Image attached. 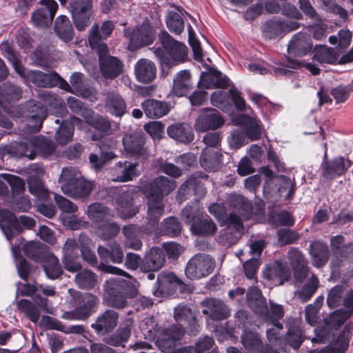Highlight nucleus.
<instances>
[{
  "instance_id": "f257e3e1",
  "label": "nucleus",
  "mask_w": 353,
  "mask_h": 353,
  "mask_svg": "<svg viewBox=\"0 0 353 353\" xmlns=\"http://www.w3.org/2000/svg\"><path fill=\"white\" fill-rule=\"evenodd\" d=\"M24 254L36 261L43 263V268L46 276L52 279H57L62 270L58 263V259L51 254L46 246L41 244H16L12 246L14 257L17 261V268L19 275L26 280L29 273V265L21 254V246Z\"/></svg>"
},
{
  "instance_id": "f03ea898",
  "label": "nucleus",
  "mask_w": 353,
  "mask_h": 353,
  "mask_svg": "<svg viewBox=\"0 0 353 353\" xmlns=\"http://www.w3.org/2000/svg\"><path fill=\"white\" fill-rule=\"evenodd\" d=\"M176 188V181L164 176H159L142 186L143 194L148 200V219L151 225H154L163 214V197Z\"/></svg>"
},
{
  "instance_id": "7ed1b4c3",
  "label": "nucleus",
  "mask_w": 353,
  "mask_h": 353,
  "mask_svg": "<svg viewBox=\"0 0 353 353\" xmlns=\"http://www.w3.org/2000/svg\"><path fill=\"white\" fill-rule=\"evenodd\" d=\"M59 182L62 192L74 199L88 197L94 188L93 183L86 180L78 170L73 168H63Z\"/></svg>"
},
{
  "instance_id": "20e7f679",
  "label": "nucleus",
  "mask_w": 353,
  "mask_h": 353,
  "mask_svg": "<svg viewBox=\"0 0 353 353\" xmlns=\"http://www.w3.org/2000/svg\"><path fill=\"white\" fill-rule=\"evenodd\" d=\"M155 326L154 319L147 318L141 322L140 328L145 339L155 340L158 348L163 352L169 351L174 346V341L179 340L184 334L181 325L180 327L174 326L160 332L157 331Z\"/></svg>"
},
{
  "instance_id": "39448f33",
  "label": "nucleus",
  "mask_w": 353,
  "mask_h": 353,
  "mask_svg": "<svg viewBox=\"0 0 353 353\" xmlns=\"http://www.w3.org/2000/svg\"><path fill=\"white\" fill-rule=\"evenodd\" d=\"M137 294V290L130 281L120 278H110L103 285V301L111 307H125L127 296H134Z\"/></svg>"
},
{
  "instance_id": "423d86ee",
  "label": "nucleus",
  "mask_w": 353,
  "mask_h": 353,
  "mask_svg": "<svg viewBox=\"0 0 353 353\" xmlns=\"http://www.w3.org/2000/svg\"><path fill=\"white\" fill-rule=\"evenodd\" d=\"M41 102L34 103L30 102L29 105V118L32 121H35V125L32 132L39 131L41 124L46 117V106L62 105V101L57 98V95L51 94L48 91H43L39 93Z\"/></svg>"
},
{
  "instance_id": "0eeeda50",
  "label": "nucleus",
  "mask_w": 353,
  "mask_h": 353,
  "mask_svg": "<svg viewBox=\"0 0 353 353\" xmlns=\"http://www.w3.org/2000/svg\"><path fill=\"white\" fill-rule=\"evenodd\" d=\"M215 268V261L210 255L196 254L187 263L185 273L191 280L205 278L212 273Z\"/></svg>"
},
{
  "instance_id": "6e6552de",
  "label": "nucleus",
  "mask_w": 353,
  "mask_h": 353,
  "mask_svg": "<svg viewBox=\"0 0 353 353\" xmlns=\"http://www.w3.org/2000/svg\"><path fill=\"white\" fill-rule=\"evenodd\" d=\"M208 210L219 222L228 225V232L233 236V238L230 239L231 241H238L239 239L243 234L244 230L239 216L235 213H230L228 216L225 208L219 203H212L209 206Z\"/></svg>"
},
{
  "instance_id": "1a4fd4ad",
  "label": "nucleus",
  "mask_w": 353,
  "mask_h": 353,
  "mask_svg": "<svg viewBox=\"0 0 353 353\" xmlns=\"http://www.w3.org/2000/svg\"><path fill=\"white\" fill-rule=\"evenodd\" d=\"M145 143V135L141 131H130L123 137V145L126 153L141 161L148 160L151 155Z\"/></svg>"
},
{
  "instance_id": "9d476101",
  "label": "nucleus",
  "mask_w": 353,
  "mask_h": 353,
  "mask_svg": "<svg viewBox=\"0 0 353 353\" xmlns=\"http://www.w3.org/2000/svg\"><path fill=\"white\" fill-rule=\"evenodd\" d=\"M223 123L224 119L216 110L203 108L200 110L194 127L196 132H205L215 130L221 128Z\"/></svg>"
},
{
  "instance_id": "9b49d317",
  "label": "nucleus",
  "mask_w": 353,
  "mask_h": 353,
  "mask_svg": "<svg viewBox=\"0 0 353 353\" xmlns=\"http://www.w3.org/2000/svg\"><path fill=\"white\" fill-rule=\"evenodd\" d=\"M41 8L32 14L33 24L39 28L48 27L54 19L58 8V4L54 0H41Z\"/></svg>"
},
{
  "instance_id": "f8f14e48",
  "label": "nucleus",
  "mask_w": 353,
  "mask_h": 353,
  "mask_svg": "<svg viewBox=\"0 0 353 353\" xmlns=\"http://www.w3.org/2000/svg\"><path fill=\"white\" fill-rule=\"evenodd\" d=\"M137 197V193L132 189L119 192L117 195L115 203L122 218H131L138 212V208L134 205Z\"/></svg>"
},
{
  "instance_id": "ddd939ff",
  "label": "nucleus",
  "mask_w": 353,
  "mask_h": 353,
  "mask_svg": "<svg viewBox=\"0 0 353 353\" xmlns=\"http://www.w3.org/2000/svg\"><path fill=\"white\" fill-rule=\"evenodd\" d=\"M159 40L173 61L183 62L188 56V48L182 43L174 39L165 30L159 34Z\"/></svg>"
},
{
  "instance_id": "4468645a",
  "label": "nucleus",
  "mask_w": 353,
  "mask_h": 353,
  "mask_svg": "<svg viewBox=\"0 0 353 353\" xmlns=\"http://www.w3.org/2000/svg\"><path fill=\"white\" fill-rule=\"evenodd\" d=\"M263 277L272 281L274 285H281L290 281L291 272L281 261H276L266 267L263 271Z\"/></svg>"
},
{
  "instance_id": "2eb2a0df",
  "label": "nucleus",
  "mask_w": 353,
  "mask_h": 353,
  "mask_svg": "<svg viewBox=\"0 0 353 353\" xmlns=\"http://www.w3.org/2000/svg\"><path fill=\"white\" fill-rule=\"evenodd\" d=\"M295 280L303 281L308 275L307 261L301 251L292 248L288 255Z\"/></svg>"
},
{
  "instance_id": "dca6fc26",
  "label": "nucleus",
  "mask_w": 353,
  "mask_h": 353,
  "mask_svg": "<svg viewBox=\"0 0 353 353\" xmlns=\"http://www.w3.org/2000/svg\"><path fill=\"white\" fill-rule=\"evenodd\" d=\"M100 70L105 79H113L123 71L122 62L117 57L108 55V52L99 57Z\"/></svg>"
},
{
  "instance_id": "f3484780",
  "label": "nucleus",
  "mask_w": 353,
  "mask_h": 353,
  "mask_svg": "<svg viewBox=\"0 0 353 353\" xmlns=\"http://www.w3.org/2000/svg\"><path fill=\"white\" fill-rule=\"evenodd\" d=\"M47 299L37 296L35 302H31L28 299H21L17 303L18 310L33 323L39 321L40 317V309L47 307Z\"/></svg>"
},
{
  "instance_id": "a211bd4d",
  "label": "nucleus",
  "mask_w": 353,
  "mask_h": 353,
  "mask_svg": "<svg viewBox=\"0 0 353 353\" xmlns=\"http://www.w3.org/2000/svg\"><path fill=\"white\" fill-rule=\"evenodd\" d=\"M36 174H31L27 178L29 192L37 196L41 201H46L49 197V192L46 188L41 176L43 175V170L38 165H34ZM33 170V169H32Z\"/></svg>"
},
{
  "instance_id": "6ab92c4d",
  "label": "nucleus",
  "mask_w": 353,
  "mask_h": 353,
  "mask_svg": "<svg viewBox=\"0 0 353 353\" xmlns=\"http://www.w3.org/2000/svg\"><path fill=\"white\" fill-rule=\"evenodd\" d=\"M229 83L230 79L225 75L215 69L210 68L208 72L201 74L199 88H225L229 85Z\"/></svg>"
},
{
  "instance_id": "aec40b11",
  "label": "nucleus",
  "mask_w": 353,
  "mask_h": 353,
  "mask_svg": "<svg viewBox=\"0 0 353 353\" xmlns=\"http://www.w3.org/2000/svg\"><path fill=\"white\" fill-rule=\"evenodd\" d=\"M0 228L7 241L12 240L21 231L14 214L8 210L1 208H0Z\"/></svg>"
},
{
  "instance_id": "412c9836",
  "label": "nucleus",
  "mask_w": 353,
  "mask_h": 353,
  "mask_svg": "<svg viewBox=\"0 0 353 353\" xmlns=\"http://www.w3.org/2000/svg\"><path fill=\"white\" fill-rule=\"evenodd\" d=\"M165 254L163 249L158 246L152 247L141 261V269L143 272L157 271L165 263Z\"/></svg>"
},
{
  "instance_id": "4be33fe9",
  "label": "nucleus",
  "mask_w": 353,
  "mask_h": 353,
  "mask_svg": "<svg viewBox=\"0 0 353 353\" xmlns=\"http://www.w3.org/2000/svg\"><path fill=\"white\" fill-rule=\"evenodd\" d=\"M312 43L306 33L300 32L294 34L289 42L288 51L289 54L302 57L311 51Z\"/></svg>"
},
{
  "instance_id": "5701e85b",
  "label": "nucleus",
  "mask_w": 353,
  "mask_h": 353,
  "mask_svg": "<svg viewBox=\"0 0 353 353\" xmlns=\"http://www.w3.org/2000/svg\"><path fill=\"white\" fill-rule=\"evenodd\" d=\"M203 314L208 315L211 319L221 320L229 315L228 307L220 300L208 299L201 302Z\"/></svg>"
},
{
  "instance_id": "b1692460",
  "label": "nucleus",
  "mask_w": 353,
  "mask_h": 353,
  "mask_svg": "<svg viewBox=\"0 0 353 353\" xmlns=\"http://www.w3.org/2000/svg\"><path fill=\"white\" fill-rule=\"evenodd\" d=\"M137 163L125 161H119L112 168L110 174L114 181L126 182L137 176Z\"/></svg>"
},
{
  "instance_id": "393cba45",
  "label": "nucleus",
  "mask_w": 353,
  "mask_h": 353,
  "mask_svg": "<svg viewBox=\"0 0 353 353\" xmlns=\"http://www.w3.org/2000/svg\"><path fill=\"white\" fill-rule=\"evenodd\" d=\"M141 108L150 119L161 118L168 114L170 110V106L168 103L154 99L145 100L141 103Z\"/></svg>"
},
{
  "instance_id": "a878e982",
  "label": "nucleus",
  "mask_w": 353,
  "mask_h": 353,
  "mask_svg": "<svg viewBox=\"0 0 353 353\" xmlns=\"http://www.w3.org/2000/svg\"><path fill=\"white\" fill-rule=\"evenodd\" d=\"M105 108L110 114L121 117L126 110V104L121 94L114 91H109L104 94Z\"/></svg>"
},
{
  "instance_id": "bb28decb",
  "label": "nucleus",
  "mask_w": 353,
  "mask_h": 353,
  "mask_svg": "<svg viewBox=\"0 0 353 353\" xmlns=\"http://www.w3.org/2000/svg\"><path fill=\"white\" fill-rule=\"evenodd\" d=\"M168 136L182 143H189L194 140V133L191 126L186 123H174L167 128Z\"/></svg>"
},
{
  "instance_id": "cd10ccee",
  "label": "nucleus",
  "mask_w": 353,
  "mask_h": 353,
  "mask_svg": "<svg viewBox=\"0 0 353 353\" xmlns=\"http://www.w3.org/2000/svg\"><path fill=\"white\" fill-rule=\"evenodd\" d=\"M119 315L112 310H108L102 313L92 327L99 334L112 331L117 325Z\"/></svg>"
},
{
  "instance_id": "c85d7f7f",
  "label": "nucleus",
  "mask_w": 353,
  "mask_h": 353,
  "mask_svg": "<svg viewBox=\"0 0 353 353\" xmlns=\"http://www.w3.org/2000/svg\"><path fill=\"white\" fill-rule=\"evenodd\" d=\"M134 73L139 81L150 83L156 77V66L152 61L141 59L135 65Z\"/></svg>"
},
{
  "instance_id": "c756f323",
  "label": "nucleus",
  "mask_w": 353,
  "mask_h": 353,
  "mask_svg": "<svg viewBox=\"0 0 353 353\" xmlns=\"http://www.w3.org/2000/svg\"><path fill=\"white\" fill-rule=\"evenodd\" d=\"M81 120L76 117H71L70 121H62L55 135L57 143L63 145L71 141L73 136L74 126L81 127Z\"/></svg>"
},
{
  "instance_id": "7c9ffc66",
  "label": "nucleus",
  "mask_w": 353,
  "mask_h": 353,
  "mask_svg": "<svg viewBox=\"0 0 353 353\" xmlns=\"http://www.w3.org/2000/svg\"><path fill=\"white\" fill-rule=\"evenodd\" d=\"M154 35L153 28L148 22L144 21L133 30L131 41L140 46H148L153 42Z\"/></svg>"
},
{
  "instance_id": "2f4dec72",
  "label": "nucleus",
  "mask_w": 353,
  "mask_h": 353,
  "mask_svg": "<svg viewBox=\"0 0 353 353\" xmlns=\"http://www.w3.org/2000/svg\"><path fill=\"white\" fill-rule=\"evenodd\" d=\"M3 154H10L12 157H26L30 159L35 158L34 146L32 145V139L28 143L20 142L5 147L2 150Z\"/></svg>"
},
{
  "instance_id": "473e14b6",
  "label": "nucleus",
  "mask_w": 353,
  "mask_h": 353,
  "mask_svg": "<svg viewBox=\"0 0 353 353\" xmlns=\"http://www.w3.org/2000/svg\"><path fill=\"white\" fill-rule=\"evenodd\" d=\"M74 297L77 299V307L83 318L88 317L92 310L98 303V298L90 293L81 294L76 292Z\"/></svg>"
},
{
  "instance_id": "72a5a7b5",
  "label": "nucleus",
  "mask_w": 353,
  "mask_h": 353,
  "mask_svg": "<svg viewBox=\"0 0 353 353\" xmlns=\"http://www.w3.org/2000/svg\"><path fill=\"white\" fill-rule=\"evenodd\" d=\"M241 343L250 353H269L268 349L264 350L261 339L254 332L245 331L241 336Z\"/></svg>"
},
{
  "instance_id": "f704fd0d",
  "label": "nucleus",
  "mask_w": 353,
  "mask_h": 353,
  "mask_svg": "<svg viewBox=\"0 0 353 353\" xmlns=\"http://www.w3.org/2000/svg\"><path fill=\"white\" fill-rule=\"evenodd\" d=\"M190 73L188 70L181 71L174 79L173 93L178 97L185 95L192 89Z\"/></svg>"
},
{
  "instance_id": "c9c22d12",
  "label": "nucleus",
  "mask_w": 353,
  "mask_h": 353,
  "mask_svg": "<svg viewBox=\"0 0 353 353\" xmlns=\"http://www.w3.org/2000/svg\"><path fill=\"white\" fill-rule=\"evenodd\" d=\"M216 226L214 221L208 218L199 219L190 226V231L194 235L203 237L212 236L216 231Z\"/></svg>"
},
{
  "instance_id": "e433bc0d",
  "label": "nucleus",
  "mask_w": 353,
  "mask_h": 353,
  "mask_svg": "<svg viewBox=\"0 0 353 353\" xmlns=\"http://www.w3.org/2000/svg\"><path fill=\"white\" fill-rule=\"evenodd\" d=\"M103 34H100L99 25L94 24L89 31V43L93 50H95L99 57L108 52V48L104 40Z\"/></svg>"
},
{
  "instance_id": "4c0bfd02",
  "label": "nucleus",
  "mask_w": 353,
  "mask_h": 353,
  "mask_svg": "<svg viewBox=\"0 0 353 353\" xmlns=\"http://www.w3.org/2000/svg\"><path fill=\"white\" fill-rule=\"evenodd\" d=\"M88 218L94 222H106L109 217L113 216L111 210L100 203H91L88 207Z\"/></svg>"
},
{
  "instance_id": "58836bf2",
  "label": "nucleus",
  "mask_w": 353,
  "mask_h": 353,
  "mask_svg": "<svg viewBox=\"0 0 353 353\" xmlns=\"http://www.w3.org/2000/svg\"><path fill=\"white\" fill-rule=\"evenodd\" d=\"M221 156L218 151L206 148L200 157L201 165L208 171H215L219 168Z\"/></svg>"
},
{
  "instance_id": "ea45409f",
  "label": "nucleus",
  "mask_w": 353,
  "mask_h": 353,
  "mask_svg": "<svg viewBox=\"0 0 353 353\" xmlns=\"http://www.w3.org/2000/svg\"><path fill=\"white\" fill-rule=\"evenodd\" d=\"M248 248L252 255V259L248 260L244 263L243 268L246 276L248 279H252L258 268V261L255 259L261 255L264 244H249Z\"/></svg>"
},
{
  "instance_id": "a19ab883",
  "label": "nucleus",
  "mask_w": 353,
  "mask_h": 353,
  "mask_svg": "<svg viewBox=\"0 0 353 353\" xmlns=\"http://www.w3.org/2000/svg\"><path fill=\"white\" fill-rule=\"evenodd\" d=\"M54 29L57 36L63 41H69L73 39L74 31L67 17L59 16L55 20Z\"/></svg>"
},
{
  "instance_id": "79ce46f5",
  "label": "nucleus",
  "mask_w": 353,
  "mask_h": 353,
  "mask_svg": "<svg viewBox=\"0 0 353 353\" xmlns=\"http://www.w3.org/2000/svg\"><path fill=\"white\" fill-rule=\"evenodd\" d=\"M246 296L250 307L256 312L263 314L267 312L265 299L258 288L252 287L249 288Z\"/></svg>"
},
{
  "instance_id": "37998d69",
  "label": "nucleus",
  "mask_w": 353,
  "mask_h": 353,
  "mask_svg": "<svg viewBox=\"0 0 353 353\" xmlns=\"http://www.w3.org/2000/svg\"><path fill=\"white\" fill-rule=\"evenodd\" d=\"M108 247L100 245L98 252L104 261L110 260L113 263H120L123 259V253L118 244H107Z\"/></svg>"
},
{
  "instance_id": "c03bdc74",
  "label": "nucleus",
  "mask_w": 353,
  "mask_h": 353,
  "mask_svg": "<svg viewBox=\"0 0 353 353\" xmlns=\"http://www.w3.org/2000/svg\"><path fill=\"white\" fill-rule=\"evenodd\" d=\"M313 60L321 63L332 64L337 61V55L333 48L325 46H315L313 50Z\"/></svg>"
},
{
  "instance_id": "a18cd8bd",
  "label": "nucleus",
  "mask_w": 353,
  "mask_h": 353,
  "mask_svg": "<svg viewBox=\"0 0 353 353\" xmlns=\"http://www.w3.org/2000/svg\"><path fill=\"white\" fill-rule=\"evenodd\" d=\"M310 252L314 266L321 267L327 261L328 249L325 244H310Z\"/></svg>"
},
{
  "instance_id": "49530a36",
  "label": "nucleus",
  "mask_w": 353,
  "mask_h": 353,
  "mask_svg": "<svg viewBox=\"0 0 353 353\" xmlns=\"http://www.w3.org/2000/svg\"><path fill=\"white\" fill-rule=\"evenodd\" d=\"M52 73H44L43 72L36 70V71H29L28 73L25 72V75L28 78V79L31 81L32 83L35 84L39 87H52L53 84V81L54 79H52Z\"/></svg>"
},
{
  "instance_id": "de8ad7c7",
  "label": "nucleus",
  "mask_w": 353,
  "mask_h": 353,
  "mask_svg": "<svg viewBox=\"0 0 353 353\" xmlns=\"http://www.w3.org/2000/svg\"><path fill=\"white\" fill-rule=\"evenodd\" d=\"M32 145L34 146L35 154L38 152L43 157L52 154L56 149L52 141L41 137L32 138Z\"/></svg>"
},
{
  "instance_id": "09e8293b",
  "label": "nucleus",
  "mask_w": 353,
  "mask_h": 353,
  "mask_svg": "<svg viewBox=\"0 0 353 353\" xmlns=\"http://www.w3.org/2000/svg\"><path fill=\"white\" fill-rule=\"evenodd\" d=\"M133 326V321L132 319H127L124 320L119 330H117V336L111 337L109 343L114 346L119 345L123 342H126L131 334V329Z\"/></svg>"
},
{
  "instance_id": "8fccbe9b",
  "label": "nucleus",
  "mask_w": 353,
  "mask_h": 353,
  "mask_svg": "<svg viewBox=\"0 0 353 353\" xmlns=\"http://www.w3.org/2000/svg\"><path fill=\"white\" fill-rule=\"evenodd\" d=\"M318 287L319 280L316 276L312 275L300 290L295 292V296L301 301L306 302L311 299Z\"/></svg>"
},
{
  "instance_id": "3c124183",
  "label": "nucleus",
  "mask_w": 353,
  "mask_h": 353,
  "mask_svg": "<svg viewBox=\"0 0 353 353\" xmlns=\"http://www.w3.org/2000/svg\"><path fill=\"white\" fill-rule=\"evenodd\" d=\"M91 126L99 132L92 134L91 139L93 141L100 140L103 137L110 133L111 124L110 121L101 116L95 117L91 121Z\"/></svg>"
},
{
  "instance_id": "603ef678",
  "label": "nucleus",
  "mask_w": 353,
  "mask_h": 353,
  "mask_svg": "<svg viewBox=\"0 0 353 353\" xmlns=\"http://www.w3.org/2000/svg\"><path fill=\"white\" fill-rule=\"evenodd\" d=\"M345 170V164L342 157H338L327 163L323 174L327 179H332L341 175Z\"/></svg>"
},
{
  "instance_id": "864d4df0",
  "label": "nucleus",
  "mask_w": 353,
  "mask_h": 353,
  "mask_svg": "<svg viewBox=\"0 0 353 353\" xmlns=\"http://www.w3.org/2000/svg\"><path fill=\"white\" fill-rule=\"evenodd\" d=\"M120 231V227L114 222H105L96 230L97 235L102 241H109L115 237Z\"/></svg>"
},
{
  "instance_id": "5fc2aeb1",
  "label": "nucleus",
  "mask_w": 353,
  "mask_h": 353,
  "mask_svg": "<svg viewBox=\"0 0 353 353\" xmlns=\"http://www.w3.org/2000/svg\"><path fill=\"white\" fill-rule=\"evenodd\" d=\"M1 176L10 185L13 196L22 194L26 190L25 181L18 176L1 174Z\"/></svg>"
},
{
  "instance_id": "6e6d98bb",
  "label": "nucleus",
  "mask_w": 353,
  "mask_h": 353,
  "mask_svg": "<svg viewBox=\"0 0 353 353\" xmlns=\"http://www.w3.org/2000/svg\"><path fill=\"white\" fill-rule=\"evenodd\" d=\"M75 281L81 288L90 289L96 285L97 280L95 274L86 270L76 275Z\"/></svg>"
},
{
  "instance_id": "4d7b16f0",
  "label": "nucleus",
  "mask_w": 353,
  "mask_h": 353,
  "mask_svg": "<svg viewBox=\"0 0 353 353\" xmlns=\"http://www.w3.org/2000/svg\"><path fill=\"white\" fill-rule=\"evenodd\" d=\"M3 54L8 61L12 64L15 70L21 76L25 75V68L21 65L19 62L18 54L12 50L8 43L4 44L1 47Z\"/></svg>"
},
{
  "instance_id": "13d9d810",
  "label": "nucleus",
  "mask_w": 353,
  "mask_h": 353,
  "mask_svg": "<svg viewBox=\"0 0 353 353\" xmlns=\"http://www.w3.org/2000/svg\"><path fill=\"white\" fill-rule=\"evenodd\" d=\"M74 24L79 31H83L90 23L92 11H71Z\"/></svg>"
},
{
  "instance_id": "bf43d9fd",
  "label": "nucleus",
  "mask_w": 353,
  "mask_h": 353,
  "mask_svg": "<svg viewBox=\"0 0 353 353\" xmlns=\"http://www.w3.org/2000/svg\"><path fill=\"white\" fill-rule=\"evenodd\" d=\"M243 124L246 128V134L251 140L259 139L261 129L258 121L252 117H246L243 119Z\"/></svg>"
},
{
  "instance_id": "052dcab7",
  "label": "nucleus",
  "mask_w": 353,
  "mask_h": 353,
  "mask_svg": "<svg viewBox=\"0 0 353 353\" xmlns=\"http://www.w3.org/2000/svg\"><path fill=\"white\" fill-rule=\"evenodd\" d=\"M174 319L179 323L183 321L188 323H196V318L192 310L189 307L183 305H179L175 308Z\"/></svg>"
},
{
  "instance_id": "680f3d73",
  "label": "nucleus",
  "mask_w": 353,
  "mask_h": 353,
  "mask_svg": "<svg viewBox=\"0 0 353 353\" xmlns=\"http://www.w3.org/2000/svg\"><path fill=\"white\" fill-rule=\"evenodd\" d=\"M263 32L265 37L272 39L284 34L281 21L270 20L263 26Z\"/></svg>"
},
{
  "instance_id": "e2e57ef3",
  "label": "nucleus",
  "mask_w": 353,
  "mask_h": 353,
  "mask_svg": "<svg viewBox=\"0 0 353 353\" xmlns=\"http://www.w3.org/2000/svg\"><path fill=\"white\" fill-rule=\"evenodd\" d=\"M166 23L168 29L176 34H180L184 30V21L177 12H170Z\"/></svg>"
},
{
  "instance_id": "0e129e2a",
  "label": "nucleus",
  "mask_w": 353,
  "mask_h": 353,
  "mask_svg": "<svg viewBox=\"0 0 353 353\" xmlns=\"http://www.w3.org/2000/svg\"><path fill=\"white\" fill-rule=\"evenodd\" d=\"M163 232L170 236H178L182 230L180 222L174 216L169 217L164 220Z\"/></svg>"
},
{
  "instance_id": "69168bd1",
  "label": "nucleus",
  "mask_w": 353,
  "mask_h": 353,
  "mask_svg": "<svg viewBox=\"0 0 353 353\" xmlns=\"http://www.w3.org/2000/svg\"><path fill=\"white\" fill-rule=\"evenodd\" d=\"M322 8L327 12H330L334 14H336L340 16L341 18L346 19L348 17L347 11L339 6L334 0H319Z\"/></svg>"
},
{
  "instance_id": "338daca9",
  "label": "nucleus",
  "mask_w": 353,
  "mask_h": 353,
  "mask_svg": "<svg viewBox=\"0 0 353 353\" xmlns=\"http://www.w3.org/2000/svg\"><path fill=\"white\" fill-rule=\"evenodd\" d=\"M54 201L63 212L73 214L78 210L77 205L58 194H54Z\"/></svg>"
},
{
  "instance_id": "774afa93",
  "label": "nucleus",
  "mask_w": 353,
  "mask_h": 353,
  "mask_svg": "<svg viewBox=\"0 0 353 353\" xmlns=\"http://www.w3.org/2000/svg\"><path fill=\"white\" fill-rule=\"evenodd\" d=\"M202 214V209L196 205L194 206H185L181 212V216L185 219V222L188 224L196 221V219H200L199 217Z\"/></svg>"
}]
</instances>
